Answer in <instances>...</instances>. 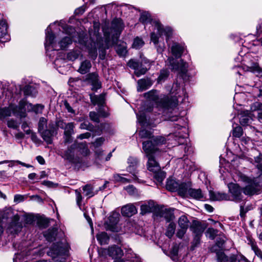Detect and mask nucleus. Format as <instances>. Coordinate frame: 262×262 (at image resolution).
Returning a JSON list of instances; mask_svg holds the SVG:
<instances>
[{"label":"nucleus","instance_id":"nucleus-49","mask_svg":"<svg viewBox=\"0 0 262 262\" xmlns=\"http://www.w3.org/2000/svg\"><path fill=\"white\" fill-rule=\"evenodd\" d=\"M248 71L252 72H258L259 71V67L256 62L248 63L247 65Z\"/></svg>","mask_w":262,"mask_h":262},{"label":"nucleus","instance_id":"nucleus-25","mask_svg":"<svg viewBox=\"0 0 262 262\" xmlns=\"http://www.w3.org/2000/svg\"><path fill=\"white\" fill-rule=\"evenodd\" d=\"M191 230L196 234L201 235L205 230V227L199 221H193L190 226Z\"/></svg>","mask_w":262,"mask_h":262},{"label":"nucleus","instance_id":"nucleus-60","mask_svg":"<svg viewBox=\"0 0 262 262\" xmlns=\"http://www.w3.org/2000/svg\"><path fill=\"white\" fill-rule=\"evenodd\" d=\"M251 109L252 111H262V103L258 102H254L252 104Z\"/></svg>","mask_w":262,"mask_h":262},{"label":"nucleus","instance_id":"nucleus-37","mask_svg":"<svg viewBox=\"0 0 262 262\" xmlns=\"http://www.w3.org/2000/svg\"><path fill=\"white\" fill-rule=\"evenodd\" d=\"M96 238L101 245L107 244L110 239L107 233L104 232L99 233L96 235Z\"/></svg>","mask_w":262,"mask_h":262},{"label":"nucleus","instance_id":"nucleus-56","mask_svg":"<svg viewBox=\"0 0 262 262\" xmlns=\"http://www.w3.org/2000/svg\"><path fill=\"white\" fill-rule=\"evenodd\" d=\"M33 90H34L33 87L27 85L24 87L23 92L26 96H33Z\"/></svg>","mask_w":262,"mask_h":262},{"label":"nucleus","instance_id":"nucleus-1","mask_svg":"<svg viewBox=\"0 0 262 262\" xmlns=\"http://www.w3.org/2000/svg\"><path fill=\"white\" fill-rule=\"evenodd\" d=\"M144 97L149 101L155 102L163 111L165 119L171 121H176L179 120V113L177 108V102L173 101L168 104L169 96L162 95L158 96L157 91L151 90L144 94Z\"/></svg>","mask_w":262,"mask_h":262},{"label":"nucleus","instance_id":"nucleus-64","mask_svg":"<svg viewBox=\"0 0 262 262\" xmlns=\"http://www.w3.org/2000/svg\"><path fill=\"white\" fill-rule=\"evenodd\" d=\"M124 189L131 195H134L137 193L136 189L133 186V185L126 186Z\"/></svg>","mask_w":262,"mask_h":262},{"label":"nucleus","instance_id":"nucleus-31","mask_svg":"<svg viewBox=\"0 0 262 262\" xmlns=\"http://www.w3.org/2000/svg\"><path fill=\"white\" fill-rule=\"evenodd\" d=\"M180 181L173 179H168L166 183V188L170 191H176L179 188Z\"/></svg>","mask_w":262,"mask_h":262},{"label":"nucleus","instance_id":"nucleus-3","mask_svg":"<svg viewBox=\"0 0 262 262\" xmlns=\"http://www.w3.org/2000/svg\"><path fill=\"white\" fill-rule=\"evenodd\" d=\"M262 154H259L258 156L254 157V163L256 164L257 169L260 173L256 178L251 179L246 176L242 177V180L247 185L244 189V193L247 195H253L258 191L262 186Z\"/></svg>","mask_w":262,"mask_h":262},{"label":"nucleus","instance_id":"nucleus-52","mask_svg":"<svg viewBox=\"0 0 262 262\" xmlns=\"http://www.w3.org/2000/svg\"><path fill=\"white\" fill-rule=\"evenodd\" d=\"M169 72L167 70H162L160 72V75L158 78V82L164 81L168 76Z\"/></svg>","mask_w":262,"mask_h":262},{"label":"nucleus","instance_id":"nucleus-33","mask_svg":"<svg viewBox=\"0 0 262 262\" xmlns=\"http://www.w3.org/2000/svg\"><path fill=\"white\" fill-rule=\"evenodd\" d=\"M92 67L91 62L88 60H85L81 62L78 72L81 74H84L89 72Z\"/></svg>","mask_w":262,"mask_h":262},{"label":"nucleus","instance_id":"nucleus-39","mask_svg":"<svg viewBox=\"0 0 262 262\" xmlns=\"http://www.w3.org/2000/svg\"><path fill=\"white\" fill-rule=\"evenodd\" d=\"M77 149L83 156H87L90 153V150L85 142L78 143Z\"/></svg>","mask_w":262,"mask_h":262},{"label":"nucleus","instance_id":"nucleus-29","mask_svg":"<svg viewBox=\"0 0 262 262\" xmlns=\"http://www.w3.org/2000/svg\"><path fill=\"white\" fill-rule=\"evenodd\" d=\"M15 110V107L12 105H10L9 107H0V119L2 120L7 117L10 116L12 112H14Z\"/></svg>","mask_w":262,"mask_h":262},{"label":"nucleus","instance_id":"nucleus-54","mask_svg":"<svg viewBox=\"0 0 262 262\" xmlns=\"http://www.w3.org/2000/svg\"><path fill=\"white\" fill-rule=\"evenodd\" d=\"M47 120L43 117L40 118L38 122V131L41 132L43 130L44 128L47 126Z\"/></svg>","mask_w":262,"mask_h":262},{"label":"nucleus","instance_id":"nucleus-46","mask_svg":"<svg viewBox=\"0 0 262 262\" xmlns=\"http://www.w3.org/2000/svg\"><path fill=\"white\" fill-rule=\"evenodd\" d=\"M83 190L85 192V195L89 198L92 197L95 194L93 191V187L90 185H86L83 187Z\"/></svg>","mask_w":262,"mask_h":262},{"label":"nucleus","instance_id":"nucleus-16","mask_svg":"<svg viewBox=\"0 0 262 262\" xmlns=\"http://www.w3.org/2000/svg\"><path fill=\"white\" fill-rule=\"evenodd\" d=\"M19 216L17 213L14 214L12 219V222L8 227V231L12 234L17 233L21 230L22 226L19 222Z\"/></svg>","mask_w":262,"mask_h":262},{"label":"nucleus","instance_id":"nucleus-48","mask_svg":"<svg viewBox=\"0 0 262 262\" xmlns=\"http://www.w3.org/2000/svg\"><path fill=\"white\" fill-rule=\"evenodd\" d=\"M243 133V129L241 126L237 125L235 127H233L232 130V135L234 137L239 138L242 136Z\"/></svg>","mask_w":262,"mask_h":262},{"label":"nucleus","instance_id":"nucleus-50","mask_svg":"<svg viewBox=\"0 0 262 262\" xmlns=\"http://www.w3.org/2000/svg\"><path fill=\"white\" fill-rule=\"evenodd\" d=\"M80 52L79 51H72L69 52L67 54V58L70 60H75L79 56Z\"/></svg>","mask_w":262,"mask_h":262},{"label":"nucleus","instance_id":"nucleus-15","mask_svg":"<svg viewBox=\"0 0 262 262\" xmlns=\"http://www.w3.org/2000/svg\"><path fill=\"white\" fill-rule=\"evenodd\" d=\"M128 163L127 171L132 174L133 180H138L136 175L137 173L136 169L138 165V159L136 158L129 157L128 159Z\"/></svg>","mask_w":262,"mask_h":262},{"label":"nucleus","instance_id":"nucleus-2","mask_svg":"<svg viewBox=\"0 0 262 262\" xmlns=\"http://www.w3.org/2000/svg\"><path fill=\"white\" fill-rule=\"evenodd\" d=\"M94 32L90 33V40L89 41H85L83 39H80L79 42L80 43L84 45L88 49L90 56L95 59L97 55V49L103 51L105 47H104V41L102 37L99 33V24L95 23L94 24Z\"/></svg>","mask_w":262,"mask_h":262},{"label":"nucleus","instance_id":"nucleus-35","mask_svg":"<svg viewBox=\"0 0 262 262\" xmlns=\"http://www.w3.org/2000/svg\"><path fill=\"white\" fill-rule=\"evenodd\" d=\"M72 42V40L71 36L64 37L57 43L58 49L56 50L63 49L70 45Z\"/></svg>","mask_w":262,"mask_h":262},{"label":"nucleus","instance_id":"nucleus-42","mask_svg":"<svg viewBox=\"0 0 262 262\" xmlns=\"http://www.w3.org/2000/svg\"><path fill=\"white\" fill-rule=\"evenodd\" d=\"M229 262H249L248 260L242 255H231L229 259Z\"/></svg>","mask_w":262,"mask_h":262},{"label":"nucleus","instance_id":"nucleus-34","mask_svg":"<svg viewBox=\"0 0 262 262\" xmlns=\"http://www.w3.org/2000/svg\"><path fill=\"white\" fill-rule=\"evenodd\" d=\"M189 189H191L189 184L180 182L179 188L177 191L178 192L180 195L185 197L188 194Z\"/></svg>","mask_w":262,"mask_h":262},{"label":"nucleus","instance_id":"nucleus-41","mask_svg":"<svg viewBox=\"0 0 262 262\" xmlns=\"http://www.w3.org/2000/svg\"><path fill=\"white\" fill-rule=\"evenodd\" d=\"M47 240L52 242L54 240L56 235V230L55 229H49L44 234Z\"/></svg>","mask_w":262,"mask_h":262},{"label":"nucleus","instance_id":"nucleus-58","mask_svg":"<svg viewBox=\"0 0 262 262\" xmlns=\"http://www.w3.org/2000/svg\"><path fill=\"white\" fill-rule=\"evenodd\" d=\"M104 139L102 137L97 138L94 142L93 143L94 149L98 148L103 143Z\"/></svg>","mask_w":262,"mask_h":262},{"label":"nucleus","instance_id":"nucleus-40","mask_svg":"<svg viewBox=\"0 0 262 262\" xmlns=\"http://www.w3.org/2000/svg\"><path fill=\"white\" fill-rule=\"evenodd\" d=\"M176 225L173 222H170L167 227L165 235L169 238H171L175 232Z\"/></svg>","mask_w":262,"mask_h":262},{"label":"nucleus","instance_id":"nucleus-36","mask_svg":"<svg viewBox=\"0 0 262 262\" xmlns=\"http://www.w3.org/2000/svg\"><path fill=\"white\" fill-rule=\"evenodd\" d=\"M58 125L61 128H64V133L66 134H72L74 133L73 128H74V124L73 123H68V124H64L62 121H59L58 122Z\"/></svg>","mask_w":262,"mask_h":262},{"label":"nucleus","instance_id":"nucleus-55","mask_svg":"<svg viewBox=\"0 0 262 262\" xmlns=\"http://www.w3.org/2000/svg\"><path fill=\"white\" fill-rule=\"evenodd\" d=\"M250 121V118L248 116L242 115L239 118V122L242 125H248Z\"/></svg>","mask_w":262,"mask_h":262},{"label":"nucleus","instance_id":"nucleus-32","mask_svg":"<svg viewBox=\"0 0 262 262\" xmlns=\"http://www.w3.org/2000/svg\"><path fill=\"white\" fill-rule=\"evenodd\" d=\"M18 106L21 112H29L33 111V110H35V107H34V105H33L31 103L27 102V101L24 99L19 101Z\"/></svg>","mask_w":262,"mask_h":262},{"label":"nucleus","instance_id":"nucleus-11","mask_svg":"<svg viewBox=\"0 0 262 262\" xmlns=\"http://www.w3.org/2000/svg\"><path fill=\"white\" fill-rule=\"evenodd\" d=\"M119 220V214L117 213H112L108 217V220L105 223V228L107 230L113 232H118L119 231L117 224Z\"/></svg>","mask_w":262,"mask_h":262},{"label":"nucleus","instance_id":"nucleus-4","mask_svg":"<svg viewBox=\"0 0 262 262\" xmlns=\"http://www.w3.org/2000/svg\"><path fill=\"white\" fill-rule=\"evenodd\" d=\"M143 149L148 158L147 167L148 170L153 172H156L161 169V167L157 159L164 154L159 150L157 147H155L150 142H143Z\"/></svg>","mask_w":262,"mask_h":262},{"label":"nucleus","instance_id":"nucleus-21","mask_svg":"<svg viewBox=\"0 0 262 262\" xmlns=\"http://www.w3.org/2000/svg\"><path fill=\"white\" fill-rule=\"evenodd\" d=\"M137 212V209L132 204H128L123 206L121 208V213L123 216H132Z\"/></svg>","mask_w":262,"mask_h":262},{"label":"nucleus","instance_id":"nucleus-17","mask_svg":"<svg viewBox=\"0 0 262 262\" xmlns=\"http://www.w3.org/2000/svg\"><path fill=\"white\" fill-rule=\"evenodd\" d=\"M46 34V42L45 43V48L47 49L48 47H49L51 46L54 50L58 49L57 43L54 41L55 36L51 29L50 26L47 28Z\"/></svg>","mask_w":262,"mask_h":262},{"label":"nucleus","instance_id":"nucleus-57","mask_svg":"<svg viewBox=\"0 0 262 262\" xmlns=\"http://www.w3.org/2000/svg\"><path fill=\"white\" fill-rule=\"evenodd\" d=\"M207 233L211 239H213L217 233V230L212 228H209L207 230Z\"/></svg>","mask_w":262,"mask_h":262},{"label":"nucleus","instance_id":"nucleus-28","mask_svg":"<svg viewBox=\"0 0 262 262\" xmlns=\"http://www.w3.org/2000/svg\"><path fill=\"white\" fill-rule=\"evenodd\" d=\"M171 51L176 58H180L184 51V47L178 43H174L171 48Z\"/></svg>","mask_w":262,"mask_h":262},{"label":"nucleus","instance_id":"nucleus-12","mask_svg":"<svg viewBox=\"0 0 262 262\" xmlns=\"http://www.w3.org/2000/svg\"><path fill=\"white\" fill-rule=\"evenodd\" d=\"M229 189L232 197V200L239 202L242 200V189L238 185L230 184L229 185Z\"/></svg>","mask_w":262,"mask_h":262},{"label":"nucleus","instance_id":"nucleus-47","mask_svg":"<svg viewBox=\"0 0 262 262\" xmlns=\"http://www.w3.org/2000/svg\"><path fill=\"white\" fill-rule=\"evenodd\" d=\"M144 45V42L142 39L137 37L135 38L133 43V47L136 49H139Z\"/></svg>","mask_w":262,"mask_h":262},{"label":"nucleus","instance_id":"nucleus-18","mask_svg":"<svg viewBox=\"0 0 262 262\" xmlns=\"http://www.w3.org/2000/svg\"><path fill=\"white\" fill-rule=\"evenodd\" d=\"M77 146L78 143L75 142L62 154V157L70 162L73 161L74 158L75 150L77 149Z\"/></svg>","mask_w":262,"mask_h":262},{"label":"nucleus","instance_id":"nucleus-13","mask_svg":"<svg viewBox=\"0 0 262 262\" xmlns=\"http://www.w3.org/2000/svg\"><path fill=\"white\" fill-rule=\"evenodd\" d=\"M43 139L48 143L51 144L52 142V138L56 134V128L53 124H49V129L43 130L40 132Z\"/></svg>","mask_w":262,"mask_h":262},{"label":"nucleus","instance_id":"nucleus-9","mask_svg":"<svg viewBox=\"0 0 262 262\" xmlns=\"http://www.w3.org/2000/svg\"><path fill=\"white\" fill-rule=\"evenodd\" d=\"M139 136L142 138H149V140L146 142H150L152 140V143L155 147L163 144L166 143V139L164 137L162 136L159 137H151V133L150 132L142 129L139 132Z\"/></svg>","mask_w":262,"mask_h":262},{"label":"nucleus","instance_id":"nucleus-30","mask_svg":"<svg viewBox=\"0 0 262 262\" xmlns=\"http://www.w3.org/2000/svg\"><path fill=\"white\" fill-rule=\"evenodd\" d=\"M123 28L122 21L120 18H115L113 20L111 25V32L114 30V32H120Z\"/></svg>","mask_w":262,"mask_h":262},{"label":"nucleus","instance_id":"nucleus-38","mask_svg":"<svg viewBox=\"0 0 262 262\" xmlns=\"http://www.w3.org/2000/svg\"><path fill=\"white\" fill-rule=\"evenodd\" d=\"M179 228L188 229L189 227V222L186 216L183 215L178 219Z\"/></svg>","mask_w":262,"mask_h":262},{"label":"nucleus","instance_id":"nucleus-45","mask_svg":"<svg viewBox=\"0 0 262 262\" xmlns=\"http://www.w3.org/2000/svg\"><path fill=\"white\" fill-rule=\"evenodd\" d=\"M137 117L138 122L141 124L142 126H145L146 125V118L144 112H143L142 111H140L139 114H137Z\"/></svg>","mask_w":262,"mask_h":262},{"label":"nucleus","instance_id":"nucleus-59","mask_svg":"<svg viewBox=\"0 0 262 262\" xmlns=\"http://www.w3.org/2000/svg\"><path fill=\"white\" fill-rule=\"evenodd\" d=\"M251 247L257 256L262 260V252L253 243L251 245Z\"/></svg>","mask_w":262,"mask_h":262},{"label":"nucleus","instance_id":"nucleus-7","mask_svg":"<svg viewBox=\"0 0 262 262\" xmlns=\"http://www.w3.org/2000/svg\"><path fill=\"white\" fill-rule=\"evenodd\" d=\"M127 65L134 69L135 73L137 76L139 77L144 74L147 69L149 68V63L147 59H144L141 63H139L134 59H130L127 63Z\"/></svg>","mask_w":262,"mask_h":262},{"label":"nucleus","instance_id":"nucleus-53","mask_svg":"<svg viewBox=\"0 0 262 262\" xmlns=\"http://www.w3.org/2000/svg\"><path fill=\"white\" fill-rule=\"evenodd\" d=\"M216 257L219 262H227L229 260L225 253L222 251H219L216 253Z\"/></svg>","mask_w":262,"mask_h":262},{"label":"nucleus","instance_id":"nucleus-20","mask_svg":"<svg viewBox=\"0 0 262 262\" xmlns=\"http://www.w3.org/2000/svg\"><path fill=\"white\" fill-rule=\"evenodd\" d=\"M8 26L6 22L4 20H0V41L4 42L9 40L7 35Z\"/></svg>","mask_w":262,"mask_h":262},{"label":"nucleus","instance_id":"nucleus-6","mask_svg":"<svg viewBox=\"0 0 262 262\" xmlns=\"http://www.w3.org/2000/svg\"><path fill=\"white\" fill-rule=\"evenodd\" d=\"M170 94L171 97L170 98L169 97V101L168 104H170V102L173 101H176L177 105L179 101L183 102L187 97L183 84L179 82L178 80L172 84Z\"/></svg>","mask_w":262,"mask_h":262},{"label":"nucleus","instance_id":"nucleus-44","mask_svg":"<svg viewBox=\"0 0 262 262\" xmlns=\"http://www.w3.org/2000/svg\"><path fill=\"white\" fill-rule=\"evenodd\" d=\"M115 49L118 54L120 56H124L127 53L126 48L124 45H118L116 46Z\"/></svg>","mask_w":262,"mask_h":262},{"label":"nucleus","instance_id":"nucleus-27","mask_svg":"<svg viewBox=\"0 0 262 262\" xmlns=\"http://www.w3.org/2000/svg\"><path fill=\"white\" fill-rule=\"evenodd\" d=\"M210 199L212 201H223L228 200L229 199V196L225 193L221 192H214L213 191H209Z\"/></svg>","mask_w":262,"mask_h":262},{"label":"nucleus","instance_id":"nucleus-63","mask_svg":"<svg viewBox=\"0 0 262 262\" xmlns=\"http://www.w3.org/2000/svg\"><path fill=\"white\" fill-rule=\"evenodd\" d=\"M151 208L148 205H142L141 206V213L145 214L146 213L150 212Z\"/></svg>","mask_w":262,"mask_h":262},{"label":"nucleus","instance_id":"nucleus-22","mask_svg":"<svg viewBox=\"0 0 262 262\" xmlns=\"http://www.w3.org/2000/svg\"><path fill=\"white\" fill-rule=\"evenodd\" d=\"M152 84L151 80L148 78L140 79L138 81L137 91L142 92L149 88Z\"/></svg>","mask_w":262,"mask_h":262},{"label":"nucleus","instance_id":"nucleus-43","mask_svg":"<svg viewBox=\"0 0 262 262\" xmlns=\"http://www.w3.org/2000/svg\"><path fill=\"white\" fill-rule=\"evenodd\" d=\"M179 247L177 245H174L170 251V256L171 258L174 261L178 260Z\"/></svg>","mask_w":262,"mask_h":262},{"label":"nucleus","instance_id":"nucleus-19","mask_svg":"<svg viewBox=\"0 0 262 262\" xmlns=\"http://www.w3.org/2000/svg\"><path fill=\"white\" fill-rule=\"evenodd\" d=\"M86 79L91 82L93 90L96 91L101 88V83L99 81L98 76L97 74L92 73L87 75Z\"/></svg>","mask_w":262,"mask_h":262},{"label":"nucleus","instance_id":"nucleus-24","mask_svg":"<svg viewBox=\"0 0 262 262\" xmlns=\"http://www.w3.org/2000/svg\"><path fill=\"white\" fill-rule=\"evenodd\" d=\"M91 102L94 105L97 104L100 107L102 106L105 101V94H101L99 95H95L94 94L90 95Z\"/></svg>","mask_w":262,"mask_h":262},{"label":"nucleus","instance_id":"nucleus-8","mask_svg":"<svg viewBox=\"0 0 262 262\" xmlns=\"http://www.w3.org/2000/svg\"><path fill=\"white\" fill-rule=\"evenodd\" d=\"M167 66L170 67L173 71H178L179 73L186 74L188 67L187 64L183 60L178 62L177 59L173 57H169L167 61Z\"/></svg>","mask_w":262,"mask_h":262},{"label":"nucleus","instance_id":"nucleus-61","mask_svg":"<svg viewBox=\"0 0 262 262\" xmlns=\"http://www.w3.org/2000/svg\"><path fill=\"white\" fill-rule=\"evenodd\" d=\"M188 229L179 228L176 233L177 236L179 238H182Z\"/></svg>","mask_w":262,"mask_h":262},{"label":"nucleus","instance_id":"nucleus-51","mask_svg":"<svg viewBox=\"0 0 262 262\" xmlns=\"http://www.w3.org/2000/svg\"><path fill=\"white\" fill-rule=\"evenodd\" d=\"M154 173H155V178L159 182H162L166 177V173L161 171V169Z\"/></svg>","mask_w":262,"mask_h":262},{"label":"nucleus","instance_id":"nucleus-5","mask_svg":"<svg viewBox=\"0 0 262 262\" xmlns=\"http://www.w3.org/2000/svg\"><path fill=\"white\" fill-rule=\"evenodd\" d=\"M140 21L144 24L148 23L152 24L159 33V35H165L167 40L172 35V30L170 28H164L162 25L157 20H152L151 16L148 12H143L141 14Z\"/></svg>","mask_w":262,"mask_h":262},{"label":"nucleus","instance_id":"nucleus-10","mask_svg":"<svg viewBox=\"0 0 262 262\" xmlns=\"http://www.w3.org/2000/svg\"><path fill=\"white\" fill-rule=\"evenodd\" d=\"M99 255L105 256L107 255L113 258L120 257L123 255L121 249L116 245L110 246L107 249L101 248L98 250Z\"/></svg>","mask_w":262,"mask_h":262},{"label":"nucleus","instance_id":"nucleus-26","mask_svg":"<svg viewBox=\"0 0 262 262\" xmlns=\"http://www.w3.org/2000/svg\"><path fill=\"white\" fill-rule=\"evenodd\" d=\"M63 252H64V249L60 245L58 244L54 245L48 252V254L53 258H55L56 256L61 255Z\"/></svg>","mask_w":262,"mask_h":262},{"label":"nucleus","instance_id":"nucleus-14","mask_svg":"<svg viewBox=\"0 0 262 262\" xmlns=\"http://www.w3.org/2000/svg\"><path fill=\"white\" fill-rule=\"evenodd\" d=\"M156 215L163 217L167 222L172 221L174 218L173 209L170 208H161L156 212Z\"/></svg>","mask_w":262,"mask_h":262},{"label":"nucleus","instance_id":"nucleus-23","mask_svg":"<svg viewBox=\"0 0 262 262\" xmlns=\"http://www.w3.org/2000/svg\"><path fill=\"white\" fill-rule=\"evenodd\" d=\"M188 194L192 198L199 200L205 199V193L200 189H189Z\"/></svg>","mask_w":262,"mask_h":262},{"label":"nucleus","instance_id":"nucleus-62","mask_svg":"<svg viewBox=\"0 0 262 262\" xmlns=\"http://www.w3.org/2000/svg\"><path fill=\"white\" fill-rule=\"evenodd\" d=\"M90 117L91 119L95 122H99V114L95 112H91L90 113Z\"/></svg>","mask_w":262,"mask_h":262}]
</instances>
